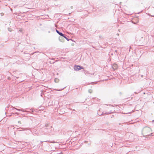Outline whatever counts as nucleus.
I'll list each match as a JSON object with an SVG mask.
<instances>
[{"label": "nucleus", "mask_w": 154, "mask_h": 154, "mask_svg": "<svg viewBox=\"0 0 154 154\" xmlns=\"http://www.w3.org/2000/svg\"><path fill=\"white\" fill-rule=\"evenodd\" d=\"M151 131V129L149 127H148L144 128L143 130V132L148 135H149L147 134Z\"/></svg>", "instance_id": "nucleus-1"}, {"label": "nucleus", "mask_w": 154, "mask_h": 154, "mask_svg": "<svg viewBox=\"0 0 154 154\" xmlns=\"http://www.w3.org/2000/svg\"><path fill=\"white\" fill-rule=\"evenodd\" d=\"M82 67L79 66H75L74 67V69L75 70H79L83 69Z\"/></svg>", "instance_id": "nucleus-2"}, {"label": "nucleus", "mask_w": 154, "mask_h": 154, "mask_svg": "<svg viewBox=\"0 0 154 154\" xmlns=\"http://www.w3.org/2000/svg\"><path fill=\"white\" fill-rule=\"evenodd\" d=\"M112 67L113 69L114 70L117 69L118 68V66L116 64H113Z\"/></svg>", "instance_id": "nucleus-3"}, {"label": "nucleus", "mask_w": 154, "mask_h": 154, "mask_svg": "<svg viewBox=\"0 0 154 154\" xmlns=\"http://www.w3.org/2000/svg\"><path fill=\"white\" fill-rule=\"evenodd\" d=\"M14 108L19 111H22L23 112H28L29 111H28V110H25L24 109H17L15 107H14Z\"/></svg>", "instance_id": "nucleus-4"}, {"label": "nucleus", "mask_w": 154, "mask_h": 154, "mask_svg": "<svg viewBox=\"0 0 154 154\" xmlns=\"http://www.w3.org/2000/svg\"><path fill=\"white\" fill-rule=\"evenodd\" d=\"M31 131L30 130H26L25 132V133L27 134H29L31 133Z\"/></svg>", "instance_id": "nucleus-5"}, {"label": "nucleus", "mask_w": 154, "mask_h": 154, "mask_svg": "<svg viewBox=\"0 0 154 154\" xmlns=\"http://www.w3.org/2000/svg\"><path fill=\"white\" fill-rule=\"evenodd\" d=\"M59 81V79L57 78H55L54 79V81L55 82H56V83L58 82Z\"/></svg>", "instance_id": "nucleus-6"}, {"label": "nucleus", "mask_w": 154, "mask_h": 154, "mask_svg": "<svg viewBox=\"0 0 154 154\" xmlns=\"http://www.w3.org/2000/svg\"><path fill=\"white\" fill-rule=\"evenodd\" d=\"M59 35H60V36H64V34H63L61 32H60V33H59Z\"/></svg>", "instance_id": "nucleus-7"}, {"label": "nucleus", "mask_w": 154, "mask_h": 154, "mask_svg": "<svg viewBox=\"0 0 154 154\" xmlns=\"http://www.w3.org/2000/svg\"><path fill=\"white\" fill-rule=\"evenodd\" d=\"M63 37H64L65 38V39H66L67 40V41H69V39L68 38H67L66 36H65L64 35V36H63Z\"/></svg>", "instance_id": "nucleus-8"}, {"label": "nucleus", "mask_w": 154, "mask_h": 154, "mask_svg": "<svg viewBox=\"0 0 154 154\" xmlns=\"http://www.w3.org/2000/svg\"><path fill=\"white\" fill-rule=\"evenodd\" d=\"M88 92L89 93H91L92 92V90L91 89H90L88 90Z\"/></svg>", "instance_id": "nucleus-9"}, {"label": "nucleus", "mask_w": 154, "mask_h": 154, "mask_svg": "<svg viewBox=\"0 0 154 154\" xmlns=\"http://www.w3.org/2000/svg\"><path fill=\"white\" fill-rule=\"evenodd\" d=\"M8 30L10 32H11L12 31V29L11 28H8Z\"/></svg>", "instance_id": "nucleus-10"}, {"label": "nucleus", "mask_w": 154, "mask_h": 154, "mask_svg": "<svg viewBox=\"0 0 154 154\" xmlns=\"http://www.w3.org/2000/svg\"><path fill=\"white\" fill-rule=\"evenodd\" d=\"M56 31L57 32V33L59 34V33H60V32L57 29L56 30Z\"/></svg>", "instance_id": "nucleus-11"}, {"label": "nucleus", "mask_w": 154, "mask_h": 154, "mask_svg": "<svg viewBox=\"0 0 154 154\" xmlns=\"http://www.w3.org/2000/svg\"><path fill=\"white\" fill-rule=\"evenodd\" d=\"M56 31L57 32V33L59 34V33H60V32L57 29L56 30Z\"/></svg>", "instance_id": "nucleus-12"}, {"label": "nucleus", "mask_w": 154, "mask_h": 154, "mask_svg": "<svg viewBox=\"0 0 154 154\" xmlns=\"http://www.w3.org/2000/svg\"><path fill=\"white\" fill-rule=\"evenodd\" d=\"M56 31L57 32V33L59 34V33H60V32L57 29L56 30Z\"/></svg>", "instance_id": "nucleus-13"}, {"label": "nucleus", "mask_w": 154, "mask_h": 154, "mask_svg": "<svg viewBox=\"0 0 154 154\" xmlns=\"http://www.w3.org/2000/svg\"><path fill=\"white\" fill-rule=\"evenodd\" d=\"M56 31L57 32V33L59 34V33H60V32L57 29L56 30Z\"/></svg>", "instance_id": "nucleus-14"}, {"label": "nucleus", "mask_w": 154, "mask_h": 154, "mask_svg": "<svg viewBox=\"0 0 154 154\" xmlns=\"http://www.w3.org/2000/svg\"><path fill=\"white\" fill-rule=\"evenodd\" d=\"M26 109H29V110H31L32 111V112H33V109H29L28 108H27Z\"/></svg>", "instance_id": "nucleus-15"}, {"label": "nucleus", "mask_w": 154, "mask_h": 154, "mask_svg": "<svg viewBox=\"0 0 154 154\" xmlns=\"http://www.w3.org/2000/svg\"><path fill=\"white\" fill-rule=\"evenodd\" d=\"M61 38V37H59V40H60V42H63V41H62V40H61V38Z\"/></svg>", "instance_id": "nucleus-16"}, {"label": "nucleus", "mask_w": 154, "mask_h": 154, "mask_svg": "<svg viewBox=\"0 0 154 154\" xmlns=\"http://www.w3.org/2000/svg\"><path fill=\"white\" fill-rule=\"evenodd\" d=\"M50 131H46V133H50Z\"/></svg>", "instance_id": "nucleus-17"}, {"label": "nucleus", "mask_w": 154, "mask_h": 154, "mask_svg": "<svg viewBox=\"0 0 154 154\" xmlns=\"http://www.w3.org/2000/svg\"><path fill=\"white\" fill-rule=\"evenodd\" d=\"M18 122L19 123H21L20 121H19Z\"/></svg>", "instance_id": "nucleus-18"}, {"label": "nucleus", "mask_w": 154, "mask_h": 154, "mask_svg": "<svg viewBox=\"0 0 154 154\" xmlns=\"http://www.w3.org/2000/svg\"><path fill=\"white\" fill-rule=\"evenodd\" d=\"M19 31H20V32H21L22 31V30L21 29H20L19 30Z\"/></svg>", "instance_id": "nucleus-19"}, {"label": "nucleus", "mask_w": 154, "mask_h": 154, "mask_svg": "<svg viewBox=\"0 0 154 154\" xmlns=\"http://www.w3.org/2000/svg\"><path fill=\"white\" fill-rule=\"evenodd\" d=\"M152 134V133H151V134H150V135H149V136H151V135Z\"/></svg>", "instance_id": "nucleus-20"}, {"label": "nucleus", "mask_w": 154, "mask_h": 154, "mask_svg": "<svg viewBox=\"0 0 154 154\" xmlns=\"http://www.w3.org/2000/svg\"><path fill=\"white\" fill-rule=\"evenodd\" d=\"M111 112H110V113H109V112H107V113H106V114H109Z\"/></svg>", "instance_id": "nucleus-21"}, {"label": "nucleus", "mask_w": 154, "mask_h": 154, "mask_svg": "<svg viewBox=\"0 0 154 154\" xmlns=\"http://www.w3.org/2000/svg\"><path fill=\"white\" fill-rule=\"evenodd\" d=\"M52 128V127H49V128Z\"/></svg>", "instance_id": "nucleus-22"}, {"label": "nucleus", "mask_w": 154, "mask_h": 154, "mask_svg": "<svg viewBox=\"0 0 154 154\" xmlns=\"http://www.w3.org/2000/svg\"><path fill=\"white\" fill-rule=\"evenodd\" d=\"M117 35H119V34L118 33H117Z\"/></svg>", "instance_id": "nucleus-23"}, {"label": "nucleus", "mask_w": 154, "mask_h": 154, "mask_svg": "<svg viewBox=\"0 0 154 154\" xmlns=\"http://www.w3.org/2000/svg\"><path fill=\"white\" fill-rule=\"evenodd\" d=\"M45 142H49V141H45Z\"/></svg>", "instance_id": "nucleus-24"}, {"label": "nucleus", "mask_w": 154, "mask_h": 154, "mask_svg": "<svg viewBox=\"0 0 154 154\" xmlns=\"http://www.w3.org/2000/svg\"><path fill=\"white\" fill-rule=\"evenodd\" d=\"M71 8H72V6L71 7Z\"/></svg>", "instance_id": "nucleus-25"}, {"label": "nucleus", "mask_w": 154, "mask_h": 154, "mask_svg": "<svg viewBox=\"0 0 154 154\" xmlns=\"http://www.w3.org/2000/svg\"><path fill=\"white\" fill-rule=\"evenodd\" d=\"M135 94H137V93L136 92H135Z\"/></svg>", "instance_id": "nucleus-26"}, {"label": "nucleus", "mask_w": 154, "mask_h": 154, "mask_svg": "<svg viewBox=\"0 0 154 154\" xmlns=\"http://www.w3.org/2000/svg\"><path fill=\"white\" fill-rule=\"evenodd\" d=\"M46 129H47V128H45V131H46Z\"/></svg>", "instance_id": "nucleus-27"}, {"label": "nucleus", "mask_w": 154, "mask_h": 154, "mask_svg": "<svg viewBox=\"0 0 154 154\" xmlns=\"http://www.w3.org/2000/svg\"><path fill=\"white\" fill-rule=\"evenodd\" d=\"M2 14V15H1V16H2V14Z\"/></svg>", "instance_id": "nucleus-28"}, {"label": "nucleus", "mask_w": 154, "mask_h": 154, "mask_svg": "<svg viewBox=\"0 0 154 154\" xmlns=\"http://www.w3.org/2000/svg\"><path fill=\"white\" fill-rule=\"evenodd\" d=\"M2 14V15H1V16H2V14Z\"/></svg>", "instance_id": "nucleus-29"}, {"label": "nucleus", "mask_w": 154, "mask_h": 154, "mask_svg": "<svg viewBox=\"0 0 154 154\" xmlns=\"http://www.w3.org/2000/svg\"><path fill=\"white\" fill-rule=\"evenodd\" d=\"M2 14V15H1V16H2V14Z\"/></svg>", "instance_id": "nucleus-30"}, {"label": "nucleus", "mask_w": 154, "mask_h": 154, "mask_svg": "<svg viewBox=\"0 0 154 154\" xmlns=\"http://www.w3.org/2000/svg\"><path fill=\"white\" fill-rule=\"evenodd\" d=\"M152 121V122H154V120H153Z\"/></svg>", "instance_id": "nucleus-31"}, {"label": "nucleus", "mask_w": 154, "mask_h": 154, "mask_svg": "<svg viewBox=\"0 0 154 154\" xmlns=\"http://www.w3.org/2000/svg\"><path fill=\"white\" fill-rule=\"evenodd\" d=\"M65 88V87H64V88H63V89H64Z\"/></svg>", "instance_id": "nucleus-32"}, {"label": "nucleus", "mask_w": 154, "mask_h": 154, "mask_svg": "<svg viewBox=\"0 0 154 154\" xmlns=\"http://www.w3.org/2000/svg\"><path fill=\"white\" fill-rule=\"evenodd\" d=\"M65 88V87H64V88H63V89H64Z\"/></svg>", "instance_id": "nucleus-33"}, {"label": "nucleus", "mask_w": 154, "mask_h": 154, "mask_svg": "<svg viewBox=\"0 0 154 154\" xmlns=\"http://www.w3.org/2000/svg\"><path fill=\"white\" fill-rule=\"evenodd\" d=\"M65 88V87H64V88H63V89H64Z\"/></svg>", "instance_id": "nucleus-34"}]
</instances>
